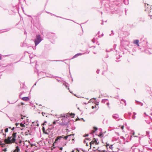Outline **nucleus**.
<instances>
[{"label":"nucleus","mask_w":152,"mask_h":152,"mask_svg":"<svg viewBox=\"0 0 152 152\" xmlns=\"http://www.w3.org/2000/svg\"><path fill=\"white\" fill-rule=\"evenodd\" d=\"M106 151L105 150H103L102 151H101L100 152H105Z\"/></svg>","instance_id":"32"},{"label":"nucleus","mask_w":152,"mask_h":152,"mask_svg":"<svg viewBox=\"0 0 152 152\" xmlns=\"http://www.w3.org/2000/svg\"><path fill=\"white\" fill-rule=\"evenodd\" d=\"M11 137H8L7 138V139L5 140V141L7 143L13 142L12 141V139H11Z\"/></svg>","instance_id":"4"},{"label":"nucleus","mask_w":152,"mask_h":152,"mask_svg":"<svg viewBox=\"0 0 152 152\" xmlns=\"http://www.w3.org/2000/svg\"><path fill=\"white\" fill-rule=\"evenodd\" d=\"M124 126H121V129L122 130H123V129H124Z\"/></svg>","instance_id":"31"},{"label":"nucleus","mask_w":152,"mask_h":152,"mask_svg":"<svg viewBox=\"0 0 152 152\" xmlns=\"http://www.w3.org/2000/svg\"><path fill=\"white\" fill-rule=\"evenodd\" d=\"M101 24H102H102H103V23H101Z\"/></svg>","instance_id":"63"},{"label":"nucleus","mask_w":152,"mask_h":152,"mask_svg":"<svg viewBox=\"0 0 152 152\" xmlns=\"http://www.w3.org/2000/svg\"><path fill=\"white\" fill-rule=\"evenodd\" d=\"M63 149V148L62 147H60L59 148V149L61 150H62Z\"/></svg>","instance_id":"33"},{"label":"nucleus","mask_w":152,"mask_h":152,"mask_svg":"<svg viewBox=\"0 0 152 152\" xmlns=\"http://www.w3.org/2000/svg\"><path fill=\"white\" fill-rule=\"evenodd\" d=\"M104 121H105V123L106 124H107L108 123V120L107 119H104Z\"/></svg>","instance_id":"14"},{"label":"nucleus","mask_w":152,"mask_h":152,"mask_svg":"<svg viewBox=\"0 0 152 152\" xmlns=\"http://www.w3.org/2000/svg\"><path fill=\"white\" fill-rule=\"evenodd\" d=\"M93 47H94V48H95V46H93Z\"/></svg>","instance_id":"60"},{"label":"nucleus","mask_w":152,"mask_h":152,"mask_svg":"<svg viewBox=\"0 0 152 152\" xmlns=\"http://www.w3.org/2000/svg\"><path fill=\"white\" fill-rule=\"evenodd\" d=\"M16 126H18V125L19 124V123H16L15 124Z\"/></svg>","instance_id":"30"},{"label":"nucleus","mask_w":152,"mask_h":152,"mask_svg":"<svg viewBox=\"0 0 152 152\" xmlns=\"http://www.w3.org/2000/svg\"><path fill=\"white\" fill-rule=\"evenodd\" d=\"M20 151V149L18 146L16 147L15 149L14 150V152H19Z\"/></svg>","instance_id":"8"},{"label":"nucleus","mask_w":152,"mask_h":152,"mask_svg":"<svg viewBox=\"0 0 152 152\" xmlns=\"http://www.w3.org/2000/svg\"><path fill=\"white\" fill-rule=\"evenodd\" d=\"M113 145H110L109 147V148L111 149H113Z\"/></svg>","instance_id":"18"},{"label":"nucleus","mask_w":152,"mask_h":152,"mask_svg":"<svg viewBox=\"0 0 152 152\" xmlns=\"http://www.w3.org/2000/svg\"><path fill=\"white\" fill-rule=\"evenodd\" d=\"M21 142H22V141L21 140H20V141L19 142L20 143H21Z\"/></svg>","instance_id":"49"},{"label":"nucleus","mask_w":152,"mask_h":152,"mask_svg":"<svg viewBox=\"0 0 152 152\" xmlns=\"http://www.w3.org/2000/svg\"><path fill=\"white\" fill-rule=\"evenodd\" d=\"M1 56H0V60H1Z\"/></svg>","instance_id":"45"},{"label":"nucleus","mask_w":152,"mask_h":152,"mask_svg":"<svg viewBox=\"0 0 152 152\" xmlns=\"http://www.w3.org/2000/svg\"><path fill=\"white\" fill-rule=\"evenodd\" d=\"M21 119H23V118H21Z\"/></svg>","instance_id":"59"},{"label":"nucleus","mask_w":152,"mask_h":152,"mask_svg":"<svg viewBox=\"0 0 152 152\" xmlns=\"http://www.w3.org/2000/svg\"><path fill=\"white\" fill-rule=\"evenodd\" d=\"M134 132H133V135H134Z\"/></svg>","instance_id":"44"},{"label":"nucleus","mask_w":152,"mask_h":152,"mask_svg":"<svg viewBox=\"0 0 152 152\" xmlns=\"http://www.w3.org/2000/svg\"><path fill=\"white\" fill-rule=\"evenodd\" d=\"M16 133H14L12 134V136L13 137L12 139V140L13 142H14L15 141V137H16Z\"/></svg>","instance_id":"5"},{"label":"nucleus","mask_w":152,"mask_h":152,"mask_svg":"<svg viewBox=\"0 0 152 152\" xmlns=\"http://www.w3.org/2000/svg\"><path fill=\"white\" fill-rule=\"evenodd\" d=\"M93 142V141H92L91 142H90V144L91 145V143H92V142Z\"/></svg>","instance_id":"46"},{"label":"nucleus","mask_w":152,"mask_h":152,"mask_svg":"<svg viewBox=\"0 0 152 152\" xmlns=\"http://www.w3.org/2000/svg\"><path fill=\"white\" fill-rule=\"evenodd\" d=\"M99 148L98 147V148L96 150L98 151L99 152H100L101 151H100V150H99V149H98Z\"/></svg>","instance_id":"35"},{"label":"nucleus","mask_w":152,"mask_h":152,"mask_svg":"<svg viewBox=\"0 0 152 152\" xmlns=\"http://www.w3.org/2000/svg\"><path fill=\"white\" fill-rule=\"evenodd\" d=\"M36 46L35 45V47H34V49H36Z\"/></svg>","instance_id":"43"},{"label":"nucleus","mask_w":152,"mask_h":152,"mask_svg":"<svg viewBox=\"0 0 152 152\" xmlns=\"http://www.w3.org/2000/svg\"><path fill=\"white\" fill-rule=\"evenodd\" d=\"M21 105H23L24 104L23 103V102H21Z\"/></svg>","instance_id":"41"},{"label":"nucleus","mask_w":152,"mask_h":152,"mask_svg":"<svg viewBox=\"0 0 152 152\" xmlns=\"http://www.w3.org/2000/svg\"><path fill=\"white\" fill-rule=\"evenodd\" d=\"M88 136V134H86V135H85V137H87Z\"/></svg>","instance_id":"40"},{"label":"nucleus","mask_w":152,"mask_h":152,"mask_svg":"<svg viewBox=\"0 0 152 152\" xmlns=\"http://www.w3.org/2000/svg\"><path fill=\"white\" fill-rule=\"evenodd\" d=\"M76 150L78 152H79V151L78 149H77Z\"/></svg>","instance_id":"47"},{"label":"nucleus","mask_w":152,"mask_h":152,"mask_svg":"<svg viewBox=\"0 0 152 152\" xmlns=\"http://www.w3.org/2000/svg\"><path fill=\"white\" fill-rule=\"evenodd\" d=\"M111 31H112V33L111 34H110V36L113 35L114 34V33H113V31L112 30Z\"/></svg>","instance_id":"24"},{"label":"nucleus","mask_w":152,"mask_h":152,"mask_svg":"<svg viewBox=\"0 0 152 152\" xmlns=\"http://www.w3.org/2000/svg\"><path fill=\"white\" fill-rule=\"evenodd\" d=\"M132 118L133 119H134L135 118V116L134 115H133L132 116Z\"/></svg>","instance_id":"25"},{"label":"nucleus","mask_w":152,"mask_h":152,"mask_svg":"<svg viewBox=\"0 0 152 152\" xmlns=\"http://www.w3.org/2000/svg\"><path fill=\"white\" fill-rule=\"evenodd\" d=\"M106 104L107 105H109V103L108 102H107Z\"/></svg>","instance_id":"34"},{"label":"nucleus","mask_w":152,"mask_h":152,"mask_svg":"<svg viewBox=\"0 0 152 152\" xmlns=\"http://www.w3.org/2000/svg\"><path fill=\"white\" fill-rule=\"evenodd\" d=\"M22 99L24 101H27L29 100V98L28 97H24L22 98Z\"/></svg>","instance_id":"7"},{"label":"nucleus","mask_w":152,"mask_h":152,"mask_svg":"<svg viewBox=\"0 0 152 152\" xmlns=\"http://www.w3.org/2000/svg\"><path fill=\"white\" fill-rule=\"evenodd\" d=\"M24 129H21V130H23Z\"/></svg>","instance_id":"56"},{"label":"nucleus","mask_w":152,"mask_h":152,"mask_svg":"<svg viewBox=\"0 0 152 152\" xmlns=\"http://www.w3.org/2000/svg\"><path fill=\"white\" fill-rule=\"evenodd\" d=\"M68 90H69V88H68Z\"/></svg>","instance_id":"61"},{"label":"nucleus","mask_w":152,"mask_h":152,"mask_svg":"<svg viewBox=\"0 0 152 152\" xmlns=\"http://www.w3.org/2000/svg\"><path fill=\"white\" fill-rule=\"evenodd\" d=\"M94 129H95V130L94 131H96L98 129L97 128H96V127H94Z\"/></svg>","instance_id":"27"},{"label":"nucleus","mask_w":152,"mask_h":152,"mask_svg":"<svg viewBox=\"0 0 152 152\" xmlns=\"http://www.w3.org/2000/svg\"><path fill=\"white\" fill-rule=\"evenodd\" d=\"M69 136V135H68V136H65V137H63V139H64L65 140H67V139L68 137V136Z\"/></svg>","instance_id":"20"},{"label":"nucleus","mask_w":152,"mask_h":152,"mask_svg":"<svg viewBox=\"0 0 152 152\" xmlns=\"http://www.w3.org/2000/svg\"><path fill=\"white\" fill-rule=\"evenodd\" d=\"M42 115L44 116V115H45V113H42Z\"/></svg>","instance_id":"37"},{"label":"nucleus","mask_w":152,"mask_h":152,"mask_svg":"<svg viewBox=\"0 0 152 152\" xmlns=\"http://www.w3.org/2000/svg\"><path fill=\"white\" fill-rule=\"evenodd\" d=\"M43 40L41 37V36L40 34H37L36 36V37L34 39V42L35 45L36 46L39 44L41 41Z\"/></svg>","instance_id":"1"},{"label":"nucleus","mask_w":152,"mask_h":152,"mask_svg":"<svg viewBox=\"0 0 152 152\" xmlns=\"http://www.w3.org/2000/svg\"><path fill=\"white\" fill-rule=\"evenodd\" d=\"M133 114H134V115H136V113L135 112H134Z\"/></svg>","instance_id":"36"},{"label":"nucleus","mask_w":152,"mask_h":152,"mask_svg":"<svg viewBox=\"0 0 152 152\" xmlns=\"http://www.w3.org/2000/svg\"><path fill=\"white\" fill-rule=\"evenodd\" d=\"M95 141L96 142V144H98L97 142V141L96 140H95Z\"/></svg>","instance_id":"42"},{"label":"nucleus","mask_w":152,"mask_h":152,"mask_svg":"<svg viewBox=\"0 0 152 152\" xmlns=\"http://www.w3.org/2000/svg\"><path fill=\"white\" fill-rule=\"evenodd\" d=\"M137 103V104H138L140 105L141 106H142L143 105V104L140 102H139L138 101H137V100L135 101Z\"/></svg>","instance_id":"11"},{"label":"nucleus","mask_w":152,"mask_h":152,"mask_svg":"<svg viewBox=\"0 0 152 152\" xmlns=\"http://www.w3.org/2000/svg\"><path fill=\"white\" fill-rule=\"evenodd\" d=\"M107 101V99H103L102 100V102L103 103H105Z\"/></svg>","instance_id":"12"},{"label":"nucleus","mask_w":152,"mask_h":152,"mask_svg":"<svg viewBox=\"0 0 152 152\" xmlns=\"http://www.w3.org/2000/svg\"><path fill=\"white\" fill-rule=\"evenodd\" d=\"M69 115H70V116H72V115H73V116L75 115V114L74 113H72L70 114H69Z\"/></svg>","instance_id":"26"},{"label":"nucleus","mask_w":152,"mask_h":152,"mask_svg":"<svg viewBox=\"0 0 152 152\" xmlns=\"http://www.w3.org/2000/svg\"><path fill=\"white\" fill-rule=\"evenodd\" d=\"M8 129L7 128L5 130V132H8Z\"/></svg>","instance_id":"22"},{"label":"nucleus","mask_w":152,"mask_h":152,"mask_svg":"<svg viewBox=\"0 0 152 152\" xmlns=\"http://www.w3.org/2000/svg\"><path fill=\"white\" fill-rule=\"evenodd\" d=\"M20 95H19V96H20Z\"/></svg>","instance_id":"58"},{"label":"nucleus","mask_w":152,"mask_h":152,"mask_svg":"<svg viewBox=\"0 0 152 152\" xmlns=\"http://www.w3.org/2000/svg\"><path fill=\"white\" fill-rule=\"evenodd\" d=\"M110 146V145H109V144H107V145H106L107 148H108V146H109V147Z\"/></svg>","instance_id":"28"},{"label":"nucleus","mask_w":152,"mask_h":152,"mask_svg":"<svg viewBox=\"0 0 152 152\" xmlns=\"http://www.w3.org/2000/svg\"><path fill=\"white\" fill-rule=\"evenodd\" d=\"M24 124H26V123L25 122H24V123H21L20 124V125L22 127H23L25 126V125H24Z\"/></svg>","instance_id":"15"},{"label":"nucleus","mask_w":152,"mask_h":152,"mask_svg":"<svg viewBox=\"0 0 152 152\" xmlns=\"http://www.w3.org/2000/svg\"><path fill=\"white\" fill-rule=\"evenodd\" d=\"M71 152H74V150L72 151Z\"/></svg>","instance_id":"55"},{"label":"nucleus","mask_w":152,"mask_h":152,"mask_svg":"<svg viewBox=\"0 0 152 152\" xmlns=\"http://www.w3.org/2000/svg\"><path fill=\"white\" fill-rule=\"evenodd\" d=\"M14 129H15V128L14 127H13V128H12V130H13Z\"/></svg>","instance_id":"39"},{"label":"nucleus","mask_w":152,"mask_h":152,"mask_svg":"<svg viewBox=\"0 0 152 152\" xmlns=\"http://www.w3.org/2000/svg\"><path fill=\"white\" fill-rule=\"evenodd\" d=\"M92 109L94 108V106H92Z\"/></svg>","instance_id":"51"},{"label":"nucleus","mask_w":152,"mask_h":152,"mask_svg":"<svg viewBox=\"0 0 152 152\" xmlns=\"http://www.w3.org/2000/svg\"><path fill=\"white\" fill-rule=\"evenodd\" d=\"M121 138H124L123 137H122Z\"/></svg>","instance_id":"52"},{"label":"nucleus","mask_w":152,"mask_h":152,"mask_svg":"<svg viewBox=\"0 0 152 152\" xmlns=\"http://www.w3.org/2000/svg\"><path fill=\"white\" fill-rule=\"evenodd\" d=\"M139 40L136 39L134 40L133 43L135 44H136L137 46H139Z\"/></svg>","instance_id":"6"},{"label":"nucleus","mask_w":152,"mask_h":152,"mask_svg":"<svg viewBox=\"0 0 152 152\" xmlns=\"http://www.w3.org/2000/svg\"><path fill=\"white\" fill-rule=\"evenodd\" d=\"M92 99H91V101H92Z\"/></svg>","instance_id":"62"},{"label":"nucleus","mask_w":152,"mask_h":152,"mask_svg":"<svg viewBox=\"0 0 152 152\" xmlns=\"http://www.w3.org/2000/svg\"><path fill=\"white\" fill-rule=\"evenodd\" d=\"M26 152H27V151H26Z\"/></svg>","instance_id":"64"},{"label":"nucleus","mask_w":152,"mask_h":152,"mask_svg":"<svg viewBox=\"0 0 152 152\" xmlns=\"http://www.w3.org/2000/svg\"><path fill=\"white\" fill-rule=\"evenodd\" d=\"M102 135V134H100L99 135V136H101Z\"/></svg>","instance_id":"54"},{"label":"nucleus","mask_w":152,"mask_h":152,"mask_svg":"<svg viewBox=\"0 0 152 152\" xmlns=\"http://www.w3.org/2000/svg\"><path fill=\"white\" fill-rule=\"evenodd\" d=\"M30 132V131L29 130H28L26 132H25V133L26 135H27L28 133Z\"/></svg>","instance_id":"17"},{"label":"nucleus","mask_w":152,"mask_h":152,"mask_svg":"<svg viewBox=\"0 0 152 152\" xmlns=\"http://www.w3.org/2000/svg\"><path fill=\"white\" fill-rule=\"evenodd\" d=\"M69 116H70V115H69V114H66V115L64 116V117H66V118H67L68 117H69Z\"/></svg>","instance_id":"16"},{"label":"nucleus","mask_w":152,"mask_h":152,"mask_svg":"<svg viewBox=\"0 0 152 152\" xmlns=\"http://www.w3.org/2000/svg\"><path fill=\"white\" fill-rule=\"evenodd\" d=\"M91 41H92V42L93 43H94L95 42V38H94L93 39H92L91 40Z\"/></svg>","instance_id":"21"},{"label":"nucleus","mask_w":152,"mask_h":152,"mask_svg":"<svg viewBox=\"0 0 152 152\" xmlns=\"http://www.w3.org/2000/svg\"><path fill=\"white\" fill-rule=\"evenodd\" d=\"M2 31V30H0V34L2 33V32H6V31Z\"/></svg>","instance_id":"23"},{"label":"nucleus","mask_w":152,"mask_h":152,"mask_svg":"<svg viewBox=\"0 0 152 152\" xmlns=\"http://www.w3.org/2000/svg\"><path fill=\"white\" fill-rule=\"evenodd\" d=\"M121 103L123 104V103H123V102H121Z\"/></svg>","instance_id":"50"},{"label":"nucleus","mask_w":152,"mask_h":152,"mask_svg":"<svg viewBox=\"0 0 152 152\" xmlns=\"http://www.w3.org/2000/svg\"><path fill=\"white\" fill-rule=\"evenodd\" d=\"M93 99H96V98H93Z\"/></svg>","instance_id":"53"},{"label":"nucleus","mask_w":152,"mask_h":152,"mask_svg":"<svg viewBox=\"0 0 152 152\" xmlns=\"http://www.w3.org/2000/svg\"><path fill=\"white\" fill-rule=\"evenodd\" d=\"M82 54L81 53H77V54H76V55H75V56H74L72 58H75L78 56H80V55H82Z\"/></svg>","instance_id":"9"},{"label":"nucleus","mask_w":152,"mask_h":152,"mask_svg":"<svg viewBox=\"0 0 152 152\" xmlns=\"http://www.w3.org/2000/svg\"><path fill=\"white\" fill-rule=\"evenodd\" d=\"M2 151L5 152H6L7 151V148H5L4 149H3Z\"/></svg>","instance_id":"19"},{"label":"nucleus","mask_w":152,"mask_h":152,"mask_svg":"<svg viewBox=\"0 0 152 152\" xmlns=\"http://www.w3.org/2000/svg\"><path fill=\"white\" fill-rule=\"evenodd\" d=\"M124 3L126 5H128L129 4V1L128 0H124Z\"/></svg>","instance_id":"10"},{"label":"nucleus","mask_w":152,"mask_h":152,"mask_svg":"<svg viewBox=\"0 0 152 152\" xmlns=\"http://www.w3.org/2000/svg\"><path fill=\"white\" fill-rule=\"evenodd\" d=\"M28 16L29 17H31V16H30L29 15H28Z\"/></svg>","instance_id":"57"},{"label":"nucleus","mask_w":152,"mask_h":152,"mask_svg":"<svg viewBox=\"0 0 152 152\" xmlns=\"http://www.w3.org/2000/svg\"><path fill=\"white\" fill-rule=\"evenodd\" d=\"M113 118L116 119L117 121H119L120 120H122V119H121L119 118V115L118 114H113L112 116Z\"/></svg>","instance_id":"3"},{"label":"nucleus","mask_w":152,"mask_h":152,"mask_svg":"<svg viewBox=\"0 0 152 152\" xmlns=\"http://www.w3.org/2000/svg\"><path fill=\"white\" fill-rule=\"evenodd\" d=\"M63 135L62 136H59L57 137L55 139L54 143H58L60 142L61 140L62 139H63Z\"/></svg>","instance_id":"2"},{"label":"nucleus","mask_w":152,"mask_h":152,"mask_svg":"<svg viewBox=\"0 0 152 152\" xmlns=\"http://www.w3.org/2000/svg\"><path fill=\"white\" fill-rule=\"evenodd\" d=\"M65 86H66V87H67V86L65 84Z\"/></svg>","instance_id":"48"},{"label":"nucleus","mask_w":152,"mask_h":152,"mask_svg":"<svg viewBox=\"0 0 152 152\" xmlns=\"http://www.w3.org/2000/svg\"><path fill=\"white\" fill-rule=\"evenodd\" d=\"M121 102H124V105H125V106L126 105V101L125 100H124V99H121Z\"/></svg>","instance_id":"13"},{"label":"nucleus","mask_w":152,"mask_h":152,"mask_svg":"<svg viewBox=\"0 0 152 152\" xmlns=\"http://www.w3.org/2000/svg\"><path fill=\"white\" fill-rule=\"evenodd\" d=\"M96 73L98 74H99V70H98V69L97 70V71H96Z\"/></svg>","instance_id":"29"},{"label":"nucleus","mask_w":152,"mask_h":152,"mask_svg":"<svg viewBox=\"0 0 152 152\" xmlns=\"http://www.w3.org/2000/svg\"><path fill=\"white\" fill-rule=\"evenodd\" d=\"M2 74L0 72V78H1V76L2 75Z\"/></svg>","instance_id":"38"}]
</instances>
